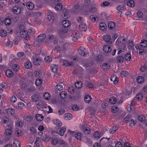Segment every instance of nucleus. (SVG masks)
<instances>
[{
	"label": "nucleus",
	"mask_w": 147,
	"mask_h": 147,
	"mask_svg": "<svg viewBox=\"0 0 147 147\" xmlns=\"http://www.w3.org/2000/svg\"><path fill=\"white\" fill-rule=\"evenodd\" d=\"M33 63L34 65H40V63L42 59L39 57L37 56L36 55H34L32 57Z\"/></svg>",
	"instance_id": "obj_1"
},
{
	"label": "nucleus",
	"mask_w": 147,
	"mask_h": 147,
	"mask_svg": "<svg viewBox=\"0 0 147 147\" xmlns=\"http://www.w3.org/2000/svg\"><path fill=\"white\" fill-rule=\"evenodd\" d=\"M125 39L121 37L118 38L116 40V43L119 47H122L123 45L124 47V48L126 46V45H125V43L123 44V42L125 41Z\"/></svg>",
	"instance_id": "obj_2"
},
{
	"label": "nucleus",
	"mask_w": 147,
	"mask_h": 147,
	"mask_svg": "<svg viewBox=\"0 0 147 147\" xmlns=\"http://www.w3.org/2000/svg\"><path fill=\"white\" fill-rule=\"evenodd\" d=\"M46 37V35L45 34H42L38 35L36 39L37 42H40L43 41Z\"/></svg>",
	"instance_id": "obj_3"
},
{
	"label": "nucleus",
	"mask_w": 147,
	"mask_h": 147,
	"mask_svg": "<svg viewBox=\"0 0 147 147\" xmlns=\"http://www.w3.org/2000/svg\"><path fill=\"white\" fill-rule=\"evenodd\" d=\"M28 33L25 30H22L20 32V35L21 37L24 38L25 40H27L29 38Z\"/></svg>",
	"instance_id": "obj_4"
},
{
	"label": "nucleus",
	"mask_w": 147,
	"mask_h": 147,
	"mask_svg": "<svg viewBox=\"0 0 147 147\" xmlns=\"http://www.w3.org/2000/svg\"><path fill=\"white\" fill-rule=\"evenodd\" d=\"M60 62L62 63V65L66 66H71L72 62L71 61H69L67 60L61 59L60 61Z\"/></svg>",
	"instance_id": "obj_5"
},
{
	"label": "nucleus",
	"mask_w": 147,
	"mask_h": 147,
	"mask_svg": "<svg viewBox=\"0 0 147 147\" xmlns=\"http://www.w3.org/2000/svg\"><path fill=\"white\" fill-rule=\"evenodd\" d=\"M56 18V15L54 13L48 15L47 17L48 20L51 22H52Z\"/></svg>",
	"instance_id": "obj_6"
},
{
	"label": "nucleus",
	"mask_w": 147,
	"mask_h": 147,
	"mask_svg": "<svg viewBox=\"0 0 147 147\" xmlns=\"http://www.w3.org/2000/svg\"><path fill=\"white\" fill-rule=\"evenodd\" d=\"M79 29L80 30L85 32L87 28V26L86 24L83 22L79 25Z\"/></svg>",
	"instance_id": "obj_7"
},
{
	"label": "nucleus",
	"mask_w": 147,
	"mask_h": 147,
	"mask_svg": "<svg viewBox=\"0 0 147 147\" xmlns=\"http://www.w3.org/2000/svg\"><path fill=\"white\" fill-rule=\"evenodd\" d=\"M61 16L64 19H67L69 17L68 12L65 8L63 9V11L61 13Z\"/></svg>",
	"instance_id": "obj_8"
},
{
	"label": "nucleus",
	"mask_w": 147,
	"mask_h": 147,
	"mask_svg": "<svg viewBox=\"0 0 147 147\" xmlns=\"http://www.w3.org/2000/svg\"><path fill=\"white\" fill-rule=\"evenodd\" d=\"M12 11L17 15L19 14L21 12V9L18 6H15L13 7Z\"/></svg>",
	"instance_id": "obj_9"
},
{
	"label": "nucleus",
	"mask_w": 147,
	"mask_h": 147,
	"mask_svg": "<svg viewBox=\"0 0 147 147\" xmlns=\"http://www.w3.org/2000/svg\"><path fill=\"white\" fill-rule=\"evenodd\" d=\"M104 40L109 44H110L112 42L110 36L108 34H106L103 36Z\"/></svg>",
	"instance_id": "obj_10"
},
{
	"label": "nucleus",
	"mask_w": 147,
	"mask_h": 147,
	"mask_svg": "<svg viewBox=\"0 0 147 147\" xmlns=\"http://www.w3.org/2000/svg\"><path fill=\"white\" fill-rule=\"evenodd\" d=\"M70 23L69 21L68 20H65L63 21L62 22V25L64 28L68 27L70 25Z\"/></svg>",
	"instance_id": "obj_11"
},
{
	"label": "nucleus",
	"mask_w": 147,
	"mask_h": 147,
	"mask_svg": "<svg viewBox=\"0 0 147 147\" xmlns=\"http://www.w3.org/2000/svg\"><path fill=\"white\" fill-rule=\"evenodd\" d=\"M103 50L105 53H110L111 51V49L109 45H105L103 47Z\"/></svg>",
	"instance_id": "obj_12"
},
{
	"label": "nucleus",
	"mask_w": 147,
	"mask_h": 147,
	"mask_svg": "<svg viewBox=\"0 0 147 147\" xmlns=\"http://www.w3.org/2000/svg\"><path fill=\"white\" fill-rule=\"evenodd\" d=\"M6 112L9 115L12 116L14 114L15 111L12 109L9 108L6 110Z\"/></svg>",
	"instance_id": "obj_13"
},
{
	"label": "nucleus",
	"mask_w": 147,
	"mask_h": 147,
	"mask_svg": "<svg viewBox=\"0 0 147 147\" xmlns=\"http://www.w3.org/2000/svg\"><path fill=\"white\" fill-rule=\"evenodd\" d=\"M53 123L60 128L62 125V123L61 121L59 119H55L53 120Z\"/></svg>",
	"instance_id": "obj_14"
},
{
	"label": "nucleus",
	"mask_w": 147,
	"mask_h": 147,
	"mask_svg": "<svg viewBox=\"0 0 147 147\" xmlns=\"http://www.w3.org/2000/svg\"><path fill=\"white\" fill-rule=\"evenodd\" d=\"M26 6L28 9L30 10L32 9L34 7V4L31 2H29L27 3Z\"/></svg>",
	"instance_id": "obj_15"
},
{
	"label": "nucleus",
	"mask_w": 147,
	"mask_h": 147,
	"mask_svg": "<svg viewBox=\"0 0 147 147\" xmlns=\"http://www.w3.org/2000/svg\"><path fill=\"white\" fill-rule=\"evenodd\" d=\"M117 9L120 12H122L123 11H124L125 9L124 5H120L117 6L116 7Z\"/></svg>",
	"instance_id": "obj_16"
},
{
	"label": "nucleus",
	"mask_w": 147,
	"mask_h": 147,
	"mask_svg": "<svg viewBox=\"0 0 147 147\" xmlns=\"http://www.w3.org/2000/svg\"><path fill=\"white\" fill-rule=\"evenodd\" d=\"M108 27L110 29H113L115 26V23L113 22L110 21L108 24Z\"/></svg>",
	"instance_id": "obj_17"
},
{
	"label": "nucleus",
	"mask_w": 147,
	"mask_h": 147,
	"mask_svg": "<svg viewBox=\"0 0 147 147\" xmlns=\"http://www.w3.org/2000/svg\"><path fill=\"white\" fill-rule=\"evenodd\" d=\"M72 117V115L69 113H65L64 116V118L67 120H69Z\"/></svg>",
	"instance_id": "obj_18"
},
{
	"label": "nucleus",
	"mask_w": 147,
	"mask_h": 147,
	"mask_svg": "<svg viewBox=\"0 0 147 147\" xmlns=\"http://www.w3.org/2000/svg\"><path fill=\"white\" fill-rule=\"evenodd\" d=\"M136 80L138 83L142 84L144 81V78L142 76H139L137 78Z\"/></svg>",
	"instance_id": "obj_19"
},
{
	"label": "nucleus",
	"mask_w": 147,
	"mask_h": 147,
	"mask_svg": "<svg viewBox=\"0 0 147 147\" xmlns=\"http://www.w3.org/2000/svg\"><path fill=\"white\" fill-rule=\"evenodd\" d=\"M5 74L8 77H12L13 75V73L10 69H8L5 72Z\"/></svg>",
	"instance_id": "obj_20"
},
{
	"label": "nucleus",
	"mask_w": 147,
	"mask_h": 147,
	"mask_svg": "<svg viewBox=\"0 0 147 147\" xmlns=\"http://www.w3.org/2000/svg\"><path fill=\"white\" fill-rule=\"evenodd\" d=\"M110 80L113 82L114 84H117L118 82V78H116V76H113L111 77V78H110Z\"/></svg>",
	"instance_id": "obj_21"
},
{
	"label": "nucleus",
	"mask_w": 147,
	"mask_h": 147,
	"mask_svg": "<svg viewBox=\"0 0 147 147\" xmlns=\"http://www.w3.org/2000/svg\"><path fill=\"white\" fill-rule=\"evenodd\" d=\"M51 70L54 73H56L58 71V67L55 65H51Z\"/></svg>",
	"instance_id": "obj_22"
},
{
	"label": "nucleus",
	"mask_w": 147,
	"mask_h": 147,
	"mask_svg": "<svg viewBox=\"0 0 147 147\" xmlns=\"http://www.w3.org/2000/svg\"><path fill=\"white\" fill-rule=\"evenodd\" d=\"M59 95L61 99H64L67 97V93L65 91H62L60 93Z\"/></svg>",
	"instance_id": "obj_23"
},
{
	"label": "nucleus",
	"mask_w": 147,
	"mask_h": 147,
	"mask_svg": "<svg viewBox=\"0 0 147 147\" xmlns=\"http://www.w3.org/2000/svg\"><path fill=\"white\" fill-rule=\"evenodd\" d=\"M85 84L86 85V86L89 88H93L94 87V85L92 83L88 81H86L85 83Z\"/></svg>",
	"instance_id": "obj_24"
},
{
	"label": "nucleus",
	"mask_w": 147,
	"mask_h": 147,
	"mask_svg": "<svg viewBox=\"0 0 147 147\" xmlns=\"http://www.w3.org/2000/svg\"><path fill=\"white\" fill-rule=\"evenodd\" d=\"M119 127L116 126H114L110 129L109 132L111 134H113L118 129Z\"/></svg>",
	"instance_id": "obj_25"
},
{
	"label": "nucleus",
	"mask_w": 147,
	"mask_h": 147,
	"mask_svg": "<svg viewBox=\"0 0 147 147\" xmlns=\"http://www.w3.org/2000/svg\"><path fill=\"white\" fill-rule=\"evenodd\" d=\"M24 65L26 68L29 69L31 68L32 64L30 61H28L25 63Z\"/></svg>",
	"instance_id": "obj_26"
},
{
	"label": "nucleus",
	"mask_w": 147,
	"mask_h": 147,
	"mask_svg": "<svg viewBox=\"0 0 147 147\" xmlns=\"http://www.w3.org/2000/svg\"><path fill=\"white\" fill-rule=\"evenodd\" d=\"M35 117L36 120L38 121H41L43 119V116L42 115L39 114L36 115Z\"/></svg>",
	"instance_id": "obj_27"
},
{
	"label": "nucleus",
	"mask_w": 147,
	"mask_h": 147,
	"mask_svg": "<svg viewBox=\"0 0 147 147\" xmlns=\"http://www.w3.org/2000/svg\"><path fill=\"white\" fill-rule=\"evenodd\" d=\"M84 49H82V48H80L78 49V53L82 56H85V55H86V54H85Z\"/></svg>",
	"instance_id": "obj_28"
},
{
	"label": "nucleus",
	"mask_w": 147,
	"mask_h": 147,
	"mask_svg": "<svg viewBox=\"0 0 147 147\" xmlns=\"http://www.w3.org/2000/svg\"><path fill=\"white\" fill-rule=\"evenodd\" d=\"M99 27L100 29L104 31L107 27L106 24L104 23H100L99 24Z\"/></svg>",
	"instance_id": "obj_29"
},
{
	"label": "nucleus",
	"mask_w": 147,
	"mask_h": 147,
	"mask_svg": "<svg viewBox=\"0 0 147 147\" xmlns=\"http://www.w3.org/2000/svg\"><path fill=\"white\" fill-rule=\"evenodd\" d=\"M5 24L6 26H9L11 23V20L10 18H6L4 21Z\"/></svg>",
	"instance_id": "obj_30"
},
{
	"label": "nucleus",
	"mask_w": 147,
	"mask_h": 147,
	"mask_svg": "<svg viewBox=\"0 0 147 147\" xmlns=\"http://www.w3.org/2000/svg\"><path fill=\"white\" fill-rule=\"evenodd\" d=\"M127 6L130 7H133L135 5L134 1L133 0H132L129 1L127 3Z\"/></svg>",
	"instance_id": "obj_31"
},
{
	"label": "nucleus",
	"mask_w": 147,
	"mask_h": 147,
	"mask_svg": "<svg viewBox=\"0 0 147 147\" xmlns=\"http://www.w3.org/2000/svg\"><path fill=\"white\" fill-rule=\"evenodd\" d=\"M91 97L89 95H86L85 96L84 100L87 103H89L91 101Z\"/></svg>",
	"instance_id": "obj_32"
},
{
	"label": "nucleus",
	"mask_w": 147,
	"mask_h": 147,
	"mask_svg": "<svg viewBox=\"0 0 147 147\" xmlns=\"http://www.w3.org/2000/svg\"><path fill=\"white\" fill-rule=\"evenodd\" d=\"M82 83L80 81H77L75 83V86L76 88H80L82 87Z\"/></svg>",
	"instance_id": "obj_33"
},
{
	"label": "nucleus",
	"mask_w": 147,
	"mask_h": 147,
	"mask_svg": "<svg viewBox=\"0 0 147 147\" xmlns=\"http://www.w3.org/2000/svg\"><path fill=\"white\" fill-rule=\"evenodd\" d=\"M117 99L115 97H112L109 99V102L112 104H114L117 102Z\"/></svg>",
	"instance_id": "obj_34"
},
{
	"label": "nucleus",
	"mask_w": 147,
	"mask_h": 147,
	"mask_svg": "<svg viewBox=\"0 0 147 147\" xmlns=\"http://www.w3.org/2000/svg\"><path fill=\"white\" fill-rule=\"evenodd\" d=\"M117 61L118 62L121 63L124 61V58L122 56H118L117 58Z\"/></svg>",
	"instance_id": "obj_35"
},
{
	"label": "nucleus",
	"mask_w": 147,
	"mask_h": 147,
	"mask_svg": "<svg viewBox=\"0 0 147 147\" xmlns=\"http://www.w3.org/2000/svg\"><path fill=\"white\" fill-rule=\"evenodd\" d=\"M32 99L33 101L36 102L39 100V97L36 94L33 95L32 96Z\"/></svg>",
	"instance_id": "obj_36"
},
{
	"label": "nucleus",
	"mask_w": 147,
	"mask_h": 147,
	"mask_svg": "<svg viewBox=\"0 0 147 147\" xmlns=\"http://www.w3.org/2000/svg\"><path fill=\"white\" fill-rule=\"evenodd\" d=\"M141 46L143 47H145L147 46V41L145 40L141 41Z\"/></svg>",
	"instance_id": "obj_37"
},
{
	"label": "nucleus",
	"mask_w": 147,
	"mask_h": 147,
	"mask_svg": "<svg viewBox=\"0 0 147 147\" xmlns=\"http://www.w3.org/2000/svg\"><path fill=\"white\" fill-rule=\"evenodd\" d=\"M127 47L129 49L132 50L134 49L133 42L132 41L128 43L127 45Z\"/></svg>",
	"instance_id": "obj_38"
},
{
	"label": "nucleus",
	"mask_w": 147,
	"mask_h": 147,
	"mask_svg": "<svg viewBox=\"0 0 147 147\" xmlns=\"http://www.w3.org/2000/svg\"><path fill=\"white\" fill-rule=\"evenodd\" d=\"M7 35V32L4 30H0V35L2 37H5Z\"/></svg>",
	"instance_id": "obj_39"
},
{
	"label": "nucleus",
	"mask_w": 147,
	"mask_h": 147,
	"mask_svg": "<svg viewBox=\"0 0 147 147\" xmlns=\"http://www.w3.org/2000/svg\"><path fill=\"white\" fill-rule=\"evenodd\" d=\"M42 83V80L41 79H38L36 80L35 81V84L37 86H39Z\"/></svg>",
	"instance_id": "obj_40"
},
{
	"label": "nucleus",
	"mask_w": 147,
	"mask_h": 147,
	"mask_svg": "<svg viewBox=\"0 0 147 147\" xmlns=\"http://www.w3.org/2000/svg\"><path fill=\"white\" fill-rule=\"evenodd\" d=\"M124 58L125 60L129 61L131 59V56L130 54L127 53L124 56Z\"/></svg>",
	"instance_id": "obj_41"
},
{
	"label": "nucleus",
	"mask_w": 147,
	"mask_h": 147,
	"mask_svg": "<svg viewBox=\"0 0 147 147\" xmlns=\"http://www.w3.org/2000/svg\"><path fill=\"white\" fill-rule=\"evenodd\" d=\"M83 131L85 134H88L90 132V129L88 127H86L84 128Z\"/></svg>",
	"instance_id": "obj_42"
},
{
	"label": "nucleus",
	"mask_w": 147,
	"mask_h": 147,
	"mask_svg": "<svg viewBox=\"0 0 147 147\" xmlns=\"http://www.w3.org/2000/svg\"><path fill=\"white\" fill-rule=\"evenodd\" d=\"M62 8V5L61 3H57L55 7V9L57 10H60Z\"/></svg>",
	"instance_id": "obj_43"
},
{
	"label": "nucleus",
	"mask_w": 147,
	"mask_h": 147,
	"mask_svg": "<svg viewBox=\"0 0 147 147\" xmlns=\"http://www.w3.org/2000/svg\"><path fill=\"white\" fill-rule=\"evenodd\" d=\"M20 141L17 140H14L13 142V145L16 147H20Z\"/></svg>",
	"instance_id": "obj_44"
},
{
	"label": "nucleus",
	"mask_w": 147,
	"mask_h": 147,
	"mask_svg": "<svg viewBox=\"0 0 147 147\" xmlns=\"http://www.w3.org/2000/svg\"><path fill=\"white\" fill-rule=\"evenodd\" d=\"M82 134L80 133H77L75 134V138L78 140H80Z\"/></svg>",
	"instance_id": "obj_45"
},
{
	"label": "nucleus",
	"mask_w": 147,
	"mask_h": 147,
	"mask_svg": "<svg viewBox=\"0 0 147 147\" xmlns=\"http://www.w3.org/2000/svg\"><path fill=\"white\" fill-rule=\"evenodd\" d=\"M17 55L19 58H21V59H24L25 57L24 54L23 52L19 53H18Z\"/></svg>",
	"instance_id": "obj_46"
},
{
	"label": "nucleus",
	"mask_w": 147,
	"mask_h": 147,
	"mask_svg": "<svg viewBox=\"0 0 147 147\" xmlns=\"http://www.w3.org/2000/svg\"><path fill=\"white\" fill-rule=\"evenodd\" d=\"M67 32V30L66 29H61L59 30V32L60 35H62L65 34Z\"/></svg>",
	"instance_id": "obj_47"
},
{
	"label": "nucleus",
	"mask_w": 147,
	"mask_h": 147,
	"mask_svg": "<svg viewBox=\"0 0 147 147\" xmlns=\"http://www.w3.org/2000/svg\"><path fill=\"white\" fill-rule=\"evenodd\" d=\"M94 136L96 138H100L101 137V134L98 131H96L94 134Z\"/></svg>",
	"instance_id": "obj_48"
},
{
	"label": "nucleus",
	"mask_w": 147,
	"mask_h": 147,
	"mask_svg": "<svg viewBox=\"0 0 147 147\" xmlns=\"http://www.w3.org/2000/svg\"><path fill=\"white\" fill-rule=\"evenodd\" d=\"M34 75L36 77L39 78L41 76L42 74L40 71H36L34 72Z\"/></svg>",
	"instance_id": "obj_49"
},
{
	"label": "nucleus",
	"mask_w": 147,
	"mask_h": 147,
	"mask_svg": "<svg viewBox=\"0 0 147 147\" xmlns=\"http://www.w3.org/2000/svg\"><path fill=\"white\" fill-rule=\"evenodd\" d=\"M136 98L138 100H141L143 98L142 94L140 93L138 94L136 96Z\"/></svg>",
	"instance_id": "obj_50"
},
{
	"label": "nucleus",
	"mask_w": 147,
	"mask_h": 147,
	"mask_svg": "<svg viewBox=\"0 0 147 147\" xmlns=\"http://www.w3.org/2000/svg\"><path fill=\"white\" fill-rule=\"evenodd\" d=\"M12 131L11 129L5 130V134L7 136H10L11 134Z\"/></svg>",
	"instance_id": "obj_51"
},
{
	"label": "nucleus",
	"mask_w": 147,
	"mask_h": 147,
	"mask_svg": "<svg viewBox=\"0 0 147 147\" xmlns=\"http://www.w3.org/2000/svg\"><path fill=\"white\" fill-rule=\"evenodd\" d=\"M110 4V3L107 1H104L101 4V6L102 7H105L106 6L109 5Z\"/></svg>",
	"instance_id": "obj_52"
},
{
	"label": "nucleus",
	"mask_w": 147,
	"mask_h": 147,
	"mask_svg": "<svg viewBox=\"0 0 147 147\" xmlns=\"http://www.w3.org/2000/svg\"><path fill=\"white\" fill-rule=\"evenodd\" d=\"M128 122L130 125L131 126H134L136 124V122L134 120H133L132 119L129 120Z\"/></svg>",
	"instance_id": "obj_53"
},
{
	"label": "nucleus",
	"mask_w": 147,
	"mask_h": 147,
	"mask_svg": "<svg viewBox=\"0 0 147 147\" xmlns=\"http://www.w3.org/2000/svg\"><path fill=\"white\" fill-rule=\"evenodd\" d=\"M90 18L92 21L94 22H95L96 20H98V18L97 17L95 18L94 15L91 16L90 17Z\"/></svg>",
	"instance_id": "obj_54"
},
{
	"label": "nucleus",
	"mask_w": 147,
	"mask_h": 147,
	"mask_svg": "<svg viewBox=\"0 0 147 147\" xmlns=\"http://www.w3.org/2000/svg\"><path fill=\"white\" fill-rule=\"evenodd\" d=\"M139 120L141 122H144L145 119V117L144 115H140L138 117Z\"/></svg>",
	"instance_id": "obj_55"
},
{
	"label": "nucleus",
	"mask_w": 147,
	"mask_h": 147,
	"mask_svg": "<svg viewBox=\"0 0 147 147\" xmlns=\"http://www.w3.org/2000/svg\"><path fill=\"white\" fill-rule=\"evenodd\" d=\"M44 60L45 61L49 62H51L52 61V59L51 57H50L49 56L46 57Z\"/></svg>",
	"instance_id": "obj_56"
},
{
	"label": "nucleus",
	"mask_w": 147,
	"mask_h": 147,
	"mask_svg": "<svg viewBox=\"0 0 147 147\" xmlns=\"http://www.w3.org/2000/svg\"><path fill=\"white\" fill-rule=\"evenodd\" d=\"M112 111L114 113H116L118 111V108L115 106H113L111 108Z\"/></svg>",
	"instance_id": "obj_57"
},
{
	"label": "nucleus",
	"mask_w": 147,
	"mask_h": 147,
	"mask_svg": "<svg viewBox=\"0 0 147 147\" xmlns=\"http://www.w3.org/2000/svg\"><path fill=\"white\" fill-rule=\"evenodd\" d=\"M122 144L120 142H117L115 144V147H122Z\"/></svg>",
	"instance_id": "obj_58"
},
{
	"label": "nucleus",
	"mask_w": 147,
	"mask_h": 147,
	"mask_svg": "<svg viewBox=\"0 0 147 147\" xmlns=\"http://www.w3.org/2000/svg\"><path fill=\"white\" fill-rule=\"evenodd\" d=\"M140 49L139 50V53L140 54L142 55H144L146 54V50L144 49Z\"/></svg>",
	"instance_id": "obj_59"
},
{
	"label": "nucleus",
	"mask_w": 147,
	"mask_h": 147,
	"mask_svg": "<svg viewBox=\"0 0 147 147\" xmlns=\"http://www.w3.org/2000/svg\"><path fill=\"white\" fill-rule=\"evenodd\" d=\"M130 118V115H127L123 119V121L124 122H126L127 121H128L129 120V119Z\"/></svg>",
	"instance_id": "obj_60"
},
{
	"label": "nucleus",
	"mask_w": 147,
	"mask_h": 147,
	"mask_svg": "<svg viewBox=\"0 0 147 147\" xmlns=\"http://www.w3.org/2000/svg\"><path fill=\"white\" fill-rule=\"evenodd\" d=\"M19 68V67H18V65L16 64H14L12 67V69L14 71H17L18 70Z\"/></svg>",
	"instance_id": "obj_61"
},
{
	"label": "nucleus",
	"mask_w": 147,
	"mask_h": 147,
	"mask_svg": "<svg viewBox=\"0 0 147 147\" xmlns=\"http://www.w3.org/2000/svg\"><path fill=\"white\" fill-rule=\"evenodd\" d=\"M30 133L32 134H35L36 133V130L33 127H32L30 129Z\"/></svg>",
	"instance_id": "obj_62"
},
{
	"label": "nucleus",
	"mask_w": 147,
	"mask_h": 147,
	"mask_svg": "<svg viewBox=\"0 0 147 147\" xmlns=\"http://www.w3.org/2000/svg\"><path fill=\"white\" fill-rule=\"evenodd\" d=\"M18 107L20 109H22L25 106V104L22 102H19L18 103Z\"/></svg>",
	"instance_id": "obj_63"
},
{
	"label": "nucleus",
	"mask_w": 147,
	"mask_h": 147,
	"mask_svg": "<svg viewBox=\"0 0 147 147\" xmlns=\"http://www.w3.org/2000/svg\"><path fill=\"white\" fill-rule=\"evenodd\" d=\"M79 109L78 106L77 105H74L72 106V109L74 111H77Z\"/></svg>",
	"instance_id": "obj_64"
}]
</instances>
